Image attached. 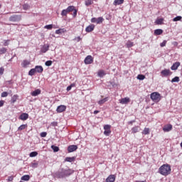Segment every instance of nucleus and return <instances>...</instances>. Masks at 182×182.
<instances>
[{
  "instance_id": "nucleus-10",
  "label": "nucleus",
  "mask_w": 182,
  "mask_h": 182,
  "mask_svg": "<svg viewBox=\"0 0 182 182\" xmlns=\"http://www.w3.org/2000/svg\"><path fill=\"white\" fill-rule=\"evenodd\" d=\"M121 105H127L130 102V98L124 97L119 100Z\"/></svg>"
},
{
  "instance_id": "nucleus-36",
  "label": "nucleus",
  "mask_w": 182,
  "mask_h": 182,
  "mask_svg": "<svg viewBox=\"0 0 182 182\" xmlns=\"http://www.w3.org/2000/svg\"><path fill=\"white\" fill-rule=\"evenodd\" d=\"M143 134H149L150 133V129L149 128H144L143 130Z\"/></svg>"
},
{
  "instance_id": "nucleus-53",
  "label": "nucleus",
  "mask_w": 182,
  "mask_h": 182,
  "mask_svg": "<svg viewBox=\"0 0 182 182\" xmlns=\"http://www.w3.org/2000/svg\"><path fill=\"white\" fill-rule=\"evenodd\" d=\"M47 134H48V133H46V132H41L40 136H41V137H45Z\"/></svg>"
},
{
  "instance_id": "nucleus-14",
  "label": "nucleus",
  "mask_w": 182,
  "mask_h": 182,
  "mask_svg": "<svg viewBox=\"0 0 182 182\" xmlns=\"http://www.w3.org/2000/svg\"><path fill=\"white\" fill-rule=\"evenodd\" d=\"M116 181V176L114 175H109L105 182H114Z\"/></svg>"
},
{
  "instance_id": "nucleus-42",
  "label": "nucleus",
  "mask_w": 182,
  "mask_h": 182,
  "mask_svg": "<svg viewBox=\"0 0 182 182\" xmlns=\"http://www.w3.org/2000/svg\"><path fill=\"white\" fill-rule=\"evenodd\" d=\"M182 18L181 16H178L175 18H173V22H178V21H180Z\"/></svg>"
},
{
  "instance_id": "nucleus-62",
  "label": "nucleus",
  "mask_w": 182,
  "mask_h": 182,
  "mask_svg": "<svg viewBox=\"0 0 182 182\" xmlns=\"http://www.w3.org/2000/svg\"><path fill=\"white\" fill-rule=\"evenodd\" d=\"M12 59H13V58H11L9 60V62H12Z\"/></svg>"
},
{
  "instance_id": "nucleus-49",
  "label": "nucleus",
  "mask_w": 182,
  "mask_h": 182,
  "mask_svg": "<svg viewBox=\"0 0 182 182\" xmlns=\"http://www.w3.org/2000/svg\"><path fill=\"white\" fill-rule=\"evenodd\" d=\"M111 127H112L111 125L107 124V125L104 126V129L105 130H110Z\"/></svg>"
},
{
  "instance_id": "nucleus-15",
  "label": "nucleus",
  "mask_w": 182,
  "mask_h": 182,
  "mask_svg": "<svg viewBox=\"0 0 182 182\" xmlns=\"http://www.w3.org/2000/svg\"><path fill=\"white\" fill-rule=\"evenodd\" d=\"M34 69L36 72H37V73H42V72H43V67H42L41 65H37L35 67Z\"/></svg>"
},
{
  "instance_id": "nucleus-13",
  "label": "nucleus",
  "mask_w": 182,
  "mask_h": 182,
  "mask_svg": "<svg viewBox=\"0 0 182 182\" xmlns=\"http://www.w3.org/2000/svg\"><path fill=\"white\" fill-rule=\"evenodd\" d=\"M57 112L58 113H62L66 110V106L65 105H60L57 107Z\"/></svg>"
},
{
  "instance_id": "nucleus-6",
  "label": "nucleus",
  "mask_w": 182,
  "mask_h": 182,
  "mask_svg": "<svg viewBox=\"0 0 182 182\" xmlns=\"http://www.w3.org/2000/svg\"><path fill=\"white\" fill-rule=\"evenodd\" d=\"M173 73H171V71L168 69H164L161 72V75L164 77H167V76H171V75H172Z\"/></svg>"
},
{
  "instance_id": "nucleus-51",
  "label": "nucleus",
  "mask_w": 182,
  "mask_h": 182,
  "mask_svg": "<svg viewBox=\"0 0 182 182\" xmlns=\"http://www.w3.org/2000/svg\"><path fill=\"white\" fill-rule=\"evenodd\" d=\"M8 96V92H3L1 93V97H6Z\"/></svg>"
},
{
  "instance_id": "nucleus-41",
  "label": "nucleus",
  "mask_w": 182,
  "mask_h": 182,
  "mask_svg": "<svg viewBox=\"0 0 182 182\" xmlns=\"http://www.w3.org/2000/svg\"><path fill=\"white\" fill-rule=\"evenodd\" d=\"M92 4H93V1H92V0H87V1H85L86 6H89L90 5H92Z\"/></svg>"
},
{
  "instance_id": "nucleus-33",
  "label": "nucleus",
  "mask_w": 182,
  "mask_h": 182,
  "mask_svg": "<svg viewBox=\"0 0 182 182\" xmlns=\"http://www.w3.org/2000/svg\"><path fill=\"white\" fill-rule=\"evenodd\" d=\"M178 82H180V77H175L171 80V82L174 83V82H177L178 83Z\"/></svg>"
},
{
  "instance_id": "nucleus-40",
  "label": "nucleus",
  "mask_w": 182,
  "mask_h": 182,
  "mask_svg": "<svg viewBox=\"0 0 182 182\" xmlns=\"http://www.w3.org/2000/svg\"><path fill=\"white\" fill-rule=\"evenodd\" d=\"M29 8H30V6L28 4H25L23 5V9H24V11H28Z\"/></svg>"
},
{
  "instance_id": "nucleus-12",
  "label": "nucleus",
  "mask_w": 182,
  "mask_h": 182,
  "mask_svg": "<svg viewBox=\"0 0 182 182\" xmlns=\"http://www.w3.org/2000/svg\"><path fill=\"white\" fill-rule=\"evenodd\" d=\"M180 65H181L180 62L174 63L171 67V70H177L180 67Z\"/></svg>"
},
{
  "instance_id": "nucleus-7",
  "label": "nucleus",
  "mask_w": 182,
  "mask_h": 182,
  "mask_svg": "<svg viewBox=\"0 0 182 182\" xmlns=\"http://www.w3.org/2000/svg\"><path fill=\"white\" fill-rule=\"evenodd\" d=\"M85 65H90L93 62V58L92 55H87L85 59L84 60Z\"/></svg>"
},
{
  "instance_id": "nucleus-39",
  "label": "nucleus",
  "mask_w": 182,
  "mask_h": 182,
  "mask_svg": "<svg viewBox=\"0 0 182 182\" xmlns=\"http://www.w3.org/2000/svg\"><path fill=\"white\" fill-rule=\"evenodd\" d=\"M30 157H36L38 156V152L36 151H32L29 154Z\"/></svg>"
},
{
  "instance_id": "nucleus-1",
  "label": "nucleus",
  "mask_w": 182,
  "mask_h": 182,
  "mask_svg": "<svg viewBox=\"0 0 182 182\" xmlns=\"http://www.w3.org/2000/svg\"><path fill=\"white\" fill-rule=\"evenodd\" d=\"M71 174H73V170L68 167L62 168L55 173V176L58 178H65V177H69Z\"/></svg>"
},
{
  "instance_id": "nucleus-45",
  "label": "nucleus",
  "mask_w": 182,
  "mask_h": 182,
  "mask_svg": "<svg viewBox=\"0 0 182 182\" xmlns=\"http://www.w3.org/2000/svg\"><path fill=\"white\" fill-rule=\"evenodd\" d=\"M31 167H32L33 168H36L38 167V163L36 162H32L31 164Z\"/></svg>"
},
{
  "instance_id": "nucleus-61",
  "label": "nucleus",
  "mask_w": 182,
  "mask_h": 182,
  "mask_svg": "<svg viewBox=\"0 0 182 182\" xmlns=\"http://www.w3.org/2000/svg\"><path fill=\"white\" fill-rule=\"evenodd\" d=\"M70 86H71V87H75V84H71Z\"/></svg>"
},
{
  "instance_id": "nucleus-60",
  "label": "nucleus",
  "mask_w": 182,
  "mask_h": 182,
  "mask_svg": "<svg viewBox=\"0 0 182 182\" xmlns=\"http://www.w3.org/2000/svg\"><path fill=\"white\" fill-rule=\"evenodd\" d=\"M173 45H174L175 46H177L178 45V43H177V42H173Z\"/></svg>"
},
{
  "instance_id": "nucleus-28",
  "label": "nucleus",
  "mask_w": 182,
  "mask_h": 182,
  "mask_svg": "<svg viewBox=\"0 0 182 182\" xmlns=\"http://www.w3.org/2000/svg\"><path fill=\"white\" fill-rule=\"evenodd\" d=\"M164 21V18H158L156 20L155 23L156 25H162Z\"/></svg>"
},
{
  "instance_id": "nucleus-24",
  "label": "nucleus",
  "mask_w": 182,
  "mask_h": 182,
  "mask_svg": "<svg viewBox=\"0 0 182 182\" xmlns=\"http://www.w3.org/2000/svg\"><path fill=\"white\" fill-rule=\"evenodd\" d=\"M30 64H31V62H29V60H25L21 63V65H22L23 68H26Z\"/></svg>"
},
{
  "instance_id": "nucleus-22",
  "label": "nucleus",
  "mask_w": 182,
  "mask_h": 182,
  "mask_svg": "<svg viewBox=\"0 0 182 182\" xmlns=\"http://www.w3.org/2000/svg\"><path fill=\"white\" fill-rule=\"evenodd\" d=\"M30 179L31 176L29 175H24L21 178L23 181H29Z\"/></svg>"
},
{
  "instance_id": "nucleus-11",
  "label": "nucleus",
  "mask_w": 182,
  "mask_h": 182,
  "mask_svg": "<svg viewBox=\"0 0 182 182\" xmlns=\"http://www.w3.org/2000/svg\"><path fill=\"white\" fill-rule=\"evenodd\" d=\"M49 50V45H44L41 48V53H46Z\"/></svg>"
},
{
  "instance_id": "nucleus-18",
  "label": "nucleus",
  "mask_w": 182,
  "mask_h": 182,
  "mask_svg": "<svg viewBox=\"0 0 182 182\" xmlns=\"http://www.w3.org/2000/svg\"><path fill=\"white\" fill-rule=\"evenodd\" d=\"M94 30H95V25H93V24H91V25L87 26L86 28H85V31L87 32H92Z\"/></svg>"
},
{
  "instance_id": "nucleus-63",
  "label": "nucleus",
  "mask_w": 182,
  "mask_h": 182,
  "mask_svg": "<svg viewBox=\"0 0 182 182\" xmlns=\"http://www.w3.org/2000/svg\"><path fill=\"white\" fill-rule=\"evenodd\" d=\"M12 14V12H9V13H6V14Z\"/></svg>"
},
{
  "instance_id": "nucleus-21",
  "label": "nucleus",
  "mask_w": 182,
  "mask_h": 182,
  "mask_svg": "<svg viewBox=\"0 0 182 182\" xmlns=\"http://www.w3.org/2000/svg\"><path fill=\"white\" fill-rule=\"evenodd\" d=\"M107 100H109V97H107L98 101V105L102 106V105H105V103H106V102H107Z\"/></svg>"
},
{
  "instance_id": "nucleus-2",
  "label": "nucleus",
  "mask_w": 182,
  "mask_h": 182,
  "mask_svg": "<svg viewBox=\"0 0 182 182\" xmlns=\"http://www.w3.org/2000/svg\"><path fill=\"white\" fill-rule=\"evenodd\" d=\"M159 173L161 176H168L171 173V166L169 164H164L159 168Z\"/></svg>"
},
{
  "instance_id": "nucleus-3",
  "label": "nucleus",
  "mask_w": 182,
  "mask_h": 182,
  "mask_svg": "<svg viewBox=\"0 0 182 182\" xmlns=\"http://www.w3.org/2000/svg\"><path fill=\"white\" fill-rule=\"evenodd\" d=\"M10 22H21L22 21V15L14 14L9 18Z\"/></svg>"
},
{
  "instance_id": "nucleus-37",
  "label": "nucleus",
  "mask_w": 182,
  "mask_h": 182,
  "mask_svg": "<svg viewBox=\"0 0 182 182\" xmlns=\"http://www.w3.org/2000/svg\"><path fill=\"white\" fill-rule=\"evenodd\" d=\"M17 100H18V95H14L11 97V103H15V102H16Z\"/></svg>"
},
{
  "instance_id": "nucleus-57",
  "label": "nucleus",
  "mask_w": 182,
  "mask_h": 182,
  "mask_svg": "<svg viewBox=\"0 0 182 182\" xmlns=\"http://www.w3.org/2000/svg\"><path fill=\"white\" fill-rule=\"evenodd\" d=\"M5 103V101L4 100H0V107H2L4 106V104Z\"/></svg>"
},
{
  "instance_id": "nucleus-35",
  "label": "nucleus",
  "mask_w": 182,
  "mask_h": 182,
  "mask_svg": "<svg viewBox=\"0 0 182 182\" xmlns=\"http://www.w3.org/2000/svg\"><path fill=\"white\" fill-rule=\"evenodd\" d=\"M110 133H112V131L110 129H105V136H110Z\"/></svg>"
},
{
  "instance_id": "nucleus-55",
  "label": "nucleus",
  "mask_w": 182,
  "mask_h": 182,
  "mask_svg": "<svg viewBox=\"0 0 182 182\" xmlns=\"http://www.w3.org/2000/svg\"><path fill=\"white\" fill-rule=\"evenodd\" d=\"M5 69H4V68H0V75H4V72Z\"/></svg>"
},
{
  "instance_id": "nucleus-8",
  "label": "nucleus",
  "mask_w": 182,
  "mask_h": 182,
  "mask_svg": "<svg viewBox=\"0 0 182 182\" xmlns=\"http://www.w3.org/2000/svg\"><path fill=\"white\" fill-rule=\"evenodd\" d=\"M171 130H173V125H171L170 124H167V125H165L163 127V131L165 132H171Z\"/></svg>"
},
{
  "instance_id": "nucleus-56",
  "label": "nucleus",
  "mask_w": 182,
  "mask_h": 182,
  "mask_svg": "<svg viewBox=\"0 0 182 182\" xmlns=\"http://www.w3.org/2000/svg\"><path fill=\"white\" fill-rule=\"evenodd\" d=\"M14 180V176H9L7 181H12Z\"/></svg>"
},
{
  "instance_id": "nucleus-19",
  "label": "nucleus",
  "mask_w": 182,
  "mask_h": 182,
  "mask_svg": "<svg viewBox=\"0 0 182 182\" xmlns=\"http://www.w3.org/2000/svg\"><path fill=\"white\" fill-rule=\"evenodd\" d=\"M124 2V0H114L113 2V5L114 6H117V5H122Z\"/></svg>"
},
{
  "instance_id": "nucleus-9",
  "label": "nucleus",
  "mask_w": 182,
  "mask_h": 182,
  "mask_svg": "<svg viewBox=\"0 0 182 182\" xmlns=\"http://www.w3.org/2000/svg\"><path fill=\"white\" fill-rule=\"evenodd\" d=\"M77 149V145H70L68 147V153H73V151H76Z\"/></svg>"
},
{
  "instance_id": "nucleus-16",
  "label": "nucleus",
  "mask_w": 182,
  "mask_h": 182,
  "mask_svg": "<svg viewBox=\"0 0 182 182\" xmlns=\"http://www.w3.org/2000/svg\"><path fill=\"white\" fill-rule=\"evenodd\" d=\"M28 117H29V114H28L26 113H23L20 115L21 120H23V121L28 120Z\"/></svg>"
},
{
  "instance_id": "nucleus-17",
  "label": "nucleus",
  "mask_w": 182,
  "mask_h": 182,
  "mask_svg": "<svg viewBox=\"0 0 182 182\" xmlns=\"http://www.w3.org/2000/svg\"><path fill=\"white\" fill-rule=\"evenodd\" d=\"M31 96H33V97L39 96V95H41V90L39 89L36 90L32 92H31Z\"/></svg>"
},
{
  "instance_id": "nucleus-32",
  "label": "nucleus",
  "mask_w": 182,
  "mask_h": 182,
  "mask_svg": "<svg viewBox=\"0 0 182 182\" xmlns=\"http://www.w3.org/2000/svg\"><path fill=\"white\" fill-rule=\"evenodd\" d=\"M140 127H134L132 129V133H138L139 132Z\"/></svg>"
},
{
  "instance_id": "nucleus-38",
  "label": "nucleus",
  "mask_w": 182,
  "mask_h": 182,
  "mask_svg": "<svg viewBox=\"0 0 182 182\" xmlns=\"http://www.w3.org/2000/svg\"><path fill=\"white\" fill-rule=\"evenodd\" d=\"M51 149L53 150V151L55 152H58L59 151V147L55 146V145H53L51 146Z\"/></svg>"
},
{
  "instance_id": "nucleus-50",
  "label": "nucleus",
  "mask_w": 182,
  "mask_h": 182,
  "mask_svg": "<svg viewBox=\"0 0 182 182\" xmlns=\"http://www.w3.org/2000/svg\"><path fill=\"white\" fill-rule=\"evenodd\" d=\"M73 11V16L74 18H75L76 15H77V10L75 9V6H74V10Z\"/></svg>"
},
{
  "instance_id": "nucleus-31",
  "label": "nucleus",
  "mask_w": 182,
  "mask_h": 182,
  "mask_svg": "<svg viewBox=\"0 0 182 182\" xmlns=\"http://www.w3.org/2000/svg\"><path fill=\"white\" fill-rule=\"evenodd\" d=\"M35 73H36V70H35V68L31 69L28 72L29 76H33Z\"/></svg>"
},
{
  "instance_id": "nucleus-46",
  "label": "nucleus",
  "mask_w": 182,
  "mask_h": 182,
  "mask_svg": "<svg viewBox=\"0 0 182 182\" xmlns=\"http://www.w3.org/2000/svg\"><path fill=\"white\" fill-rule=\"evenodd\" d=\"M4 46H8L9 45V42H11V40H4Z\"/></svg>"
},
{
  "instance_id": "nucleus-27",
  "label": "nucleus",
  "mask_w": 182,
  "mask_h": 182,
  "mask_svg": "<svg viewBox=\"0 0 182 182\" xmlns=\"http://www.w3.org/2000/svg\"><path fill=\"white\" fill-rule=\"evenodd\" d=\"M65 161H68V163H72L75 161V157H66Z\"/></svg>"
},
{
  "instance_id": "nucleus-64",
  "label": "nucleus",
  "mask_w": 182,
  "mask_h": 182,
  "mask_svg": "<svg viewBox=\"0 0 182 182\" xmlns=\"http://www.w3.org/2000/svg\"><path fill=\"white\" fill-rule=\"evenodd\" d=\"M181 147L182 148V141H181Z\"/></svg>"
},
{
  "instance_id": "nucleus-47",
  "label": "nucleus",
  "mask_w": 182,
  "mask_h": 182,
  "mask_svg": "<svg viewBox=\"0 0 182 182\" xmlns=\"http://www.w3.org/2000/svg\"><path fill=\"white\" fill-rule=\"evenodd\" d=\"M52 60H48L45 63L46 66H52Z\"/></svg>"
},
{
  "instance_id": "nucleus-59",
  "label": "nucleus",
  "mask_w": 182,
  "mask_h": 182,
  "mask_svg": "<svg viewBox=\"0 0 182 182\" xmlns=\"http://www.w3.org/2000/svg\"><path fill=\"white\" fill-rule=\"evenodd\" d=\"M100 111L95 110V111H94V114H97V113H100Z\"/></svg>"
},
{
  "instance_id": "nucleus-5",
  "label": "nucleus",
  "mask_w": 182,
  "mask_h": 182,
  "mask_svg": "<svg viewBox=\"0 0 182 182\" xmlns=\"http://www.w3.org/2000/svg\"><path fill=\"white\" fill-rule=\"evenodd\" d=\"M75 11V6H69L66 9H63L61 12L62 16H66L69 12Z\"/></svg>"
},
{
  "instance_id": "nucleus-44",
  "label": "nucleus",
  "mask_w": 182,
  "mask_h": 182,
  "mask_svg": "<svg viewBox=\"0 0 182 182\" xmlns=\"http://www.w3.org/2000/svg\"><path fill=\"white\" fill-rule=\"evenodd\" d=\"M44 28L45 29H48L49 31H50V29L53 28V24L46 25L44 26Z\"/></svg>"
},
{
  "instance_id": "nucleus-34",
  "label": "nucleus",
  "mask_w": 182,
  "mask_h": 182,
  "mask_svg": "<svg viewBox=\"0 0 182 182\" xmlns=\"http://www.w3.org/2000/svg\"><path fill=\"white\" fill-rule=\"evenodd\" d=\"M27 127H28V125H26V124H22V125H21V126L18 128V131L25 130V129H26Z\"/></svg>"
},
{
  "instance_id": "nucleus-26",
  "label": "nucleus",
  "mask_w": 182,
  "mask_h": 182,
  "mask_svg": "<svg viewBox=\"0 0 182 182\" xmlns=\"http://www.w3.org/2000/svg\"><path fill=\"white\" fill-rule=\"evenodd\" d=\"M136 79H138V80H144V79H146V76L144 75L139 74L137 75Z\"/></svg>"
},
{
  "instance_id": "nucleus-4",
  "label": "nucleus",
  "mask_w": 182,
  "mask_h": 182,
  "mask_svg": "<svg viewBox=\"0 0 182 182\" xmlns=\"http://www.w3.org/2000/svg\"><path fill=\"white\" fill-rule=\"evenodd\" d=\"M151 99L153 100V102L158 103V102L161 100V95L159 92H152L151 94Z\"/></svg>"
},
{
  "instance_id": "nucleus-48",
  "label": "nucleus",
  "mask_w": 182,
  "mask_h": 182,
  "mask_svg": "<svg viewBox=\"0 0 182 182\" xmlns=\"http://www.w3.org/2000/svg\"><path fill=\"white\" fill-rule=\"evenodd\" d=\"M166 43H167V41H166V40L164 41L162 43H160L161 48H164V46H166Z\"/></svg>"
},
{
  "instance_id": "nucleus-20",
  "label": "nucleus",
  "mask_w": 182,
  "mask_h": 182,
  "mask_svg": "<svg viewBox=\"0 0 182 182\" xmlns=\"http://www.w3.org/2000/svg\"><path fill=\"white\" fill-rule=\"evenodd\" d=\"M97 76H99V77H103V76H106V73H105V70H100L97 73Z\"/></svg>"
},
{
  "instance_id": "nucleus-58",
  "label": "nucleus",
  "mask_w": 182,
  "mask_h": 182,
  "mask_svg": "<svg viewBox=\"0 0 182 182\" xmlns=\"http://www.w3.org/2000/svg\"><path fill=\"white\" fill-rule=\"evenodd\" d=\"M70 90H72V86L70 85L67 87V91L69 92Z\"/></svg>"
},
{
  "instance_id": "nucleus-30",
  "label": "nucleus",
  "mask_w": 182,
  "mask_h": 182,
  "mask_svg": "<svg viewBox=\"0 0 182 182\" xmlns=\"http://www.w3.org/2000/svg\"><path fill=\"white\" fill-rule=\"evenodd\" d=\"M8 51V49H6V48H0V55H4L5 53H6V52Z\"/></svg>"
},
{
  "instance_id": "nucleus-52",
  "label": "nucleus",
  "mask_w": 182,
  "mask_h": 182,
  "mask_svg": "<svg viewBox=\"0 0 182 182\" xmlns=\"http://www.w3.org/2000/svg\"><path fill=\"white\" fill-rule=\"evenodd\" d=\"M91 22H92V23H97V18H92L91 19Z\"/></svg>"
},
{
  "instance_id": "nucleus-43",
  "label": "nucleus",
  "mask_w": 182,
  "mask_h": 182,
  "mask_svg": "<svg viewBox=\"0 0 182 182\" xmlns=\"http://www.w3.org/2000/svg\"><path fill=\"white\" fill-rule=\"evenodd\" d=\"M103 21H104L103 17H99L97 18V24L102 23V22H103Z\"/></svg>"
},
{
  "instance_id": "nucleus-29",
  "label": "nucleus",
  "mask_w": 182,
  "mask_h": 182,
  "mask_svg": "<svg viewBox=\"0 0 182 182\" xmlns=\"http://www.w3.org/2000/svg\"><path fill=\"white\" fill-rule=\"evenodd\" d=\"M163 33V30L162 29H156L154 30V35H161Z\"/></svg>"
},
{
  "instance_id": "nucleus-23",
  "label": "nucleus",
  "mask_w": 182,
  "mask_h": 182,
  "mask_svg": "<svg viewBox=\"0 0 182 182\" xmlns=\"http://www.w3.org/2000/svg\"><path fill=\"white\" fill-rule=\"evenodd\" d=\"M66 32V30L65 28H60L55 31V33L57 35H60L61 33H65Z\"/></svg>"
},
{
  "instance_id": "nucleus-25",
  "label": "nucleus",
  "mask_w": 182,
  "mask_h": 182,
  "mask_svg": "<svg viewBox=\"0 0 182 182\" xmlns=\"http://www.w3.org/2000/svg\"><path fill=\"white\" fill-rule=\"evenodd\" d=\"M134 46V43L130 41H128L126 43V46L127 48H132V46Z\"/></svg>"
},
{
  "instance_id": "nucleus-54",
  "label": "nucleus",
  "mask_w": 182,
  "mask_h": 182,
  "mask_svg": "<svg viewBox=\"0 0 182 182\" xmlns=\"http://www.w3.org/2000/svg\"><path fill=\"white\" fill-rule=\"evenodd\" d=\"M81 40H82V38H80V36L76 37L75 38V41H76L77 42H80Z\"/></svg>"
}]
</instances>
